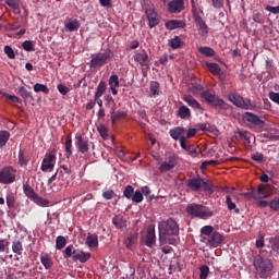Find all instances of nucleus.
<instances>
[{
	"instance_id": "dca6fc26",
	"label": "nucleus",
	"mask_w": 279,
	"mask_h": 279,
	"mask_svg": "<svg viewBox=\"0 0 279 279\" xmlns=\"http://www.w3.org/2000/svg\"><path fill=\"white\" fill-rule=\"evenodd\" d=\"M223 243V235L221 233L215 231L208 238L207 245L209 247H219V245Z\"/></svg>"
},
{
	"instance_id": "5701e85b",
	"label": "nucleus",
	"mask_w": 279,
	"mask_h": 279,
	"mask_svg": "<svg viewBox=\"0 0 279 279\" xmlns=\"http://www.w3.org/2000/svg\"><path fill=\"white\" fill-rule=\"evenodd\" d=\"M229 101H231V104H234V106H238V108H242V106L245 105V100L239 94L229 95Z\"/></svg>"
},
{
	"instance_id": "1a4fd4ad",
	"label": "nucleus",
	"mask_w": 279,
	"mask_h": 279,
	"mask_svg": "<svg viewBox=\"0 0 279 279\" xmlns=\"http://www.w3.org/2000/svg\"><path fill=\"white\" fill-rule=\"evenodd\" d=\"M14 180H16V174L12 168L7 167L0 171V184H12Z\"/></svg>"
},
{
	"instance_id": "6e6d98bb",
	"label": "nucleus",
	"mask_w": 279,
	"mask_h": 279,
	"mask_svg": "<svg viewBox=\"0 0 279 279\" xmlns=\"http://www.w3.org/2000/svg\"><path fill=\"white\" fill-rule=\"evenodd\" d=\"M190 90L193 95H199V93L204 90V86H202L201 84L192 85L190 87Z\"/></svg>"
},
{
	"instance_id": "13d9d810",
	"label": "nucleus",
	"mask_w": 279,
	"mask_h": 279,
	"mask_svg": "<svg viewBox=\"0 0 279 279\" xmlns=\"http://www.w3.org/2000/svg\"><path fill=\"white\" fill-rule=\"evenodd\" d=\"M255 245H256L257 250L265 247V235L263 233H260L258 235V239L256 240Z\"/></svg>"
},
{
	"instance_id": "412c9836",
	"label": "nucleus",
	"mask_w": 279,
	"mask_h": 279,
	"mask_svg": "<svg viewBox=\"0 0 279 279\" xmlns=\"http://www.w3.org/2000/svg\"><path fill=\"white\" fill-rule=\"evenodd\" d=\"M109 86L111 88L112 95H118L119 92L117 88H119V75L113 74L109 77Z\"/></svg>"
},
{
	"instance_id": "5fc2aeb1",
	"label": "nucleus",
	"mask_w": 279,
	"mask_h": 279,
	"mask_svg": "<svg viewBox=\"0 0 279 279\" xmlns=\"http://www.w3.org/2000/svg\"><path fill=\"white\" fill-rule=\"evenodd\" d=\"M4 53L8 56L10 60H14L16 58V53H14V49L10 46H4Z\"/></svg>"
},
{
	"instance_id": "680f3d73",
	"label": "nucleus",
	"mask_w": 279,
	"mask_h": 279,
	"mask_svg": "<svg viewBox=\"0 0 279 279\" xmlns=\"http://www.w3.org/2000/svg\"><path fill=\"white\" fill-rule=\"evenodd\" d=\"M57 89L59 90V93H60L61 95H69V93H71V88L66 87V86L63 85V84L57 85Z\"/></svg>"
},
{
	"instance_id": "f257e3e1",
	"label": "nucleus",
	"mask_w": 279,
	"mask_h": 279,
	"mask_svg": "<svg viewBox=\"0 0 279 279\" xmlns=\"http://www.w3.org/2000/svg\"><path fill=\"white\" fill-rule=\"evenodd\" d=\"M159 244L167 245V236H178L180 234V226L173 218L159 222Z\"/></svg>"
},
{
	"instance_id": "39448f33",
	"label": "nucleus",
	"mask_w": 279,
	"mask_h": 279,
	"mask_svg": "<svg viewBox=\"0 0 279 279\" xmlns=\"http://www.w3.org/2000/svg\"><path fill=\"white\" fill-rule=\"evenodd\" d=\"M187 215L192 217H198L199 219H208L213 217V211L208 210L204 205L190 204L186 207Z\"/></svg>"
},
{
	"instance_id": "72a5a7b5",
	"label": "nucleus",
	"mask_w": 279,
	"mask_h": 279,
	"mask_svg": "<svg viewBox=\"0 0 279 279\" xmlns=\"http://www.w3.org/2000/svg\"><path fill=\"white\" fill-rule=\"evenodd\" d=\"M8 141H10V132L0 131V149L5 147Z\"/></svg>"
},
{
	"instance_id": "774afa93",
	"label": "nucleus",
	"mask_w": 279,
	"mask_h": 279,
	"mask_svg": "<svg viewBox=\"0 0 279 279\" xmlns=\"http://www.w3.org/2000/svg\"><path fill=\"white\" fill-rule=\"evenodd\" d=\"M102 197H104V199H112V197H114V191L108 190V191L104 192Z\"/></svg>"
},
{
	"instance_id": "c9c22d12",
	"label": "nucleus",
	"mask_w": 279,
	"mask_h": 279,
	"mask_svg": "<svg viewBox=\"0 0 279 279\" xmlns=\"http://www.w3.org/2000/svg\"><path fill=\"white\" fill-rule=\"evenodd\" d=\"M35 93H44V95H49V87L45 84L36 83L34 85Z\"/></svg>"
},
{
	"instance_id": "f704fd0d",
	"label": "nucleus",
	"mask_w": 279,
	"mask_h": 279,
	"mask_svg": "<svg viewBox=\"0 0 279 279\" xmlns=\"http://www.w3.org/2000/svg\"><path fill=\"white\" fill-rule=\"evenodd\" d=\"M65 29L68 32H76V29H80V22L77 20H72L65 24Z\"/></svg>"
},
{
	"instance_id": "e433bc0d",
	"label": "nucleus",
	"mask_w": 279,
	"mask_h": 279,
	"mask_svg": "<svg viewBox=\"0 0 279 279\" xmlns=\"http://www.w3.org/2000/svg\"><path fill=\"white\" fill-rule=\"evenodd\" d=\"M198 51L202 56H206V58H213V56H215V50L210 47H201L198 48Z\"/></svg>"
},
{
	"instance_id": "6e6552de",
	"label": "nucleus",
	"mask_w": 279,
	"mask_h": 279,
	"mask_svg": "<svg viewBox=\"0 0 279 279\" xmlns=\"http://www.w3.org/2000/svg\"><path fill=\"white\" fill-rule=\"evenodd\" d=\"M75 145L81 154H88L90 150V144H88V138L84 137L82 133L75 134Z\"/></svg>"
},
{
	"instance_id": "473e14b6",
	"label": "nucleus",
	"mask_w": 279,
	"mask_h": 279,
	"mask_svg": "<svg viewBox=\"0 0 279 279\" xmlns=\"http://www.w3.org/2000/svg\"><path fill=\"white\" fill-rule=\"evenodd\" d=\"M205 66H207L213 75H219V73H221V68L217 63L206 62Z\"/></svg>"
},
{
	"instance_id": "f8f14e48",
	"label": "nucleus",
	"mask_w": 279,
	"mask_h": 279,
	"mask_svg": "<svg viewBox=\"0 0 279 279\" xmlns=\"http://www.w3.org/2000/svg\"><path fill=\"white\" fill-rule=\"evenodd\" d=\"M245 120L251 125V128H257L258 130L265 128V120L260 119L258 116L252 112H245Z\"/></svg>"
},
{
	"instance_id": "09e8293b",
	"label": "nucleus",
	"mask_w": 279,
	"mask_h": 279,
	"mask_svg": "<svg viewBox=\"0 0 279 279\" xmlns=\"http://www.w3.org/2000/svg\"><path fill=\"white\" fill-rule=\"evenodd\" d=\"M199 278L201 279H206L208 278V274L210 272V268L207 266V265H203L201 268H199Z\"/></svg>"
},
{
	"instance_id": "3c124183",
	"label": "nucleus",
	"mask_w": 279,
	"mask_h": 279,
	"mask_svg": "<svg viewBox=\"0 0 279 279\" xmlns=\"http://www.w3.org/2000/svg\"><path fill=\"white\" fill-rule=\"evenodd\" d=\"M131 199L135 204H141V202H143V193L141 191H135Z\"/></svg>"
},
{
	"instance_id": "603ef678",
	"label": "nucleus",
	"mask_w": 279,
	"mask_h": 279,
	"mask_svg": "<svg viewBox=\"0 0 279 279\" xmlns=\"http://www.w3.org/2000/svg\"><path fill=\"white\" fill-rule=\"evenodd\" d=\"M27 158L25 157V153L23 150H20L19 153V165H21V167H27Z\"/></svg>"
},
{
	"instance_id": "ea45409f",
	"label": "nucleus",
	"mask_w": 279,
	"mask_h": 279,
	"mask_svg": "<svg viewBox=\"0 0 279 279\" xmlns=\"http://www.w3.org/2000/svg\"><path fill=\"white\" fill-rule=\"evenodd\" d=\"M65 246H66V238L62 235L57 236V240H56L57 250H64Z\"/></svg>"
},
{
	"instance_id": "4be33fe9",
	"label": "nucleus",
	"mask_w": 279,
	"mask_h": 279,
	"mask_svg": "<svg viewBox=\"0 0 279 279\" xmlns=\"http://www.w3.org/2000/svg\"><path fill=\"white\" fill-rule=\"evenodd\" d=\"M183 101H186L191 108H194V110H202V105H199V101H197L193 96L185 95L183 97Z\"/></svg>"
},
{
	"instance_id": "79ce46f5",
	"label": "nucleus",
	"mask_w": 279,
	"mask_h": 279,
	"mask_svg": "<svg viewBox=\"0 0 279 279\" xmlns=\"http://www.w3.org/2000/svg\"><path fill=\"white\" fill-rule=\"evenodd\" d=\"M19 95H21L23 99H34V97L32 96V93L28 92L27 88H25V86H21L19 88Z\"/></svg>"
},
{
	"instance_id": "4d7b16f0",
	"label": "nucleus",
	"mask_w": 279,
	"mask_h": 279,
	"mask_svg": "<svg viewBox=\"0 0 279 279\" xmlns=\"http://www.w3.org/2000/svg\"><path fill=\"white\" fill-rule=\"evenodd\" d=\"M33 202H35V204H38V206H49V201L38 195L35 197V199H33Z\"/></svg>"
},
{
	"instance_id": "de8ad7c7",
	"label": "nucleus",
	"mask_w": 279,
	"mask_h": 279,
	"mask_svg": "<svg viewBox=\"0 0 279 279\" xmlns=\"http://www.w3.org/2000/svg\"><path fill=\"white\" fill-rule=\"evenodd\" d=\"M269 243L274 252H279V236L270 238Z\"/></svg>"
},
{
	"instance_id": "0e129e2a",
	"label": "nucleus",
	"mask_w": 279,
	"mask_h": 279,
	"mask_svg": "<svg viewBox=\"0 0 279 279\" xmlns=\"http://www.w3.org/2000/svg\"><path fill=\"white\" fill-rule=\"evenodd\" d=\"M5 3L11 8V10H19V0H7Z\"/></svg>"
},
{
	"instance_id": "4c0bfd02",
	"label": "nucleus",
	"mask_w": 279,
	"mask_h": 279,
	"mask_svg": "<svg viewBox=\"0 0 279 279\" xmlns=\"http://www.w3.org/2000/svg\"><path fill=\"white\" fill-rule=\"evenodd\" d=\"M106 88H107L106 82L101 81L97 87L96 93H95V98L99 99V97H101L104 95V93H106Z\"/></svg>"
},
{
	"instance_id": "ddd939ff",
	"label": "nucleus",
	"mask_w": 279,
	"mask_h": 279,
	"mask_svg": "<svg viewBox=\"0 0 279 279\" xmlns=\"http://www.w3.org/2000/svg\"><path fill=\"white\" fill-rule=\"evenodd\" d=\"M271 193H274V191L269 185H262L259 189L252 191V197L255 199H265V197H269Z\"/></svg>"
},
{
	"instance_id": "9b49d317",
	"label": "nucleus",
	"mask_w": 279,
	"mask_h": 279,
	"mask_svg": "<svg viewBox=\"0 0 279 279\" xmlns=\"http://www.w3.org/2000/svg\"><path fill=\"white\" fill-rule=\"evenodd\" d=\"M56 167V153L49 151L46 154L41 163V171H53Z\"/></svg>"
},
{
	"instance_id": "0eeeda50",
	"label": "nucleus",
	"mask_w": 279,
	"mask_h": 279,
	"mask_svg": "<svg viewBox=\"0 0 279 279\" xmlns=\"http://www.w3.org/2000/svg\"><path fill=\"white\" fill-rule=\"evenodd\" d=\"M187 189L190 191L198 192L204 189V191H211L210 183L202 178H193L187 180Z\"/></svg>"
},
{
	"instance_id": "9d476101",
	"label": "nucleus",
	"mask_w": 279,
	"mask_h": 279,
	"mask_svg": "<svg viewBox=\"0 0 279 279\" xmlns=\"http://www.w3.org/2000/svg\"><path fill=\"white\" fill-rule=\"evenodd\" d=\"M110 60V52L98 53L89 62L90 69H97V66H104Z\"/></svg>"
},
{
	"instance_id": "7ed1b4c3",
	"label": "nucleus",
	"mask_w": 279,
	"mask_h": 279,
	"mask_svg": "<svg viewBox=\"0 0 279 279\" xmlns=\"http://www.w3.org/2000/svg\"><path fill=\"white\" fill-rule=\"evenodd\" d=\"M143 10L146 14V19L148 21V26L151 28L156 27L160 23V19H158V13H156V8L151 1H146L143 5Z\"/></svg>"
},
{
	"instance_id": "e2e57ef3",
	"label": "nucleus",
	"mask_w": 279,
	"mask_h": 279,
	"mask_svg": "<svg viewBox=\"0 0 279 279\" xmlns=\"http://www.w3.org/2000/svg\"><path fill=\"white\" fill-rule=\"evenodd\" d=\"M24 51H34V45L32 44V40H26L22 44Z\"/></svg>"
},
{
	"instance_id": "423d86ee",
	"label": "nucleus",
	"mask_w": 279,
	"mask_h": 279,
	"mask_svg": "<svg viewBox=\"0 0 279 279\" xmlns=\"http://www.w3.org/2000/svg\"><path fill=\"white\" fill-rule=\"evenodd\" d=\"M191 3H192L194 23L197 25L201 32V36L206 37L208 36V32L210 28H208V25L206 24L204 19H202V15H199V13L197 12V9H195V1L192 0Z\"/></svg>"
},
{
	"instance_id": "2eb2a0df",
	"label": "nucleus",
	"mask_w": 279,
	"mask_h": 279,
	"mask_svg": "<svg viewBox=\"0 0 279 279\" xmlns=\"http://www.w3.org/2000/svg\"><path fill=\"white\" fill-rule=\"evenodd\" d=\"M133 59L135 60V62H137V64L142 66L149 65V54H147V51L145 50L135 52Z\"/></svg>"
},
{
	"instance_id": "c85d7f7f",
	"label": "nucleus",
	"mask_w": 279,
	"mask_h": 279,
	"mask_svg": "<svg viewBox=\"0 0 279 279\" xmlns=\"http://www.w3.org/2000/svg\"><path fill=\"white\" fill-rule=\"evenodd\" d=\"M175 167V161L173 159H170L169 162H163L159 167V171L161 173H167V171H171Z\"/></svg>"
},
{
	"instance_id": "6ab92c4d",
	"label": "nucleus",
	"mask_w": 279,
	"mask_h": 279,
	"mask_svg": "<svg viewBox=\"0 0 279 279\" xmlns=\"http://www.w3.org/2000/svg\"><path fill=\"white\" fill-rule=\"evenodd\" d=\"M147 247H154L156 245V230L148 229L146 233V241Z\"/></svg>"
},
{
	"instance_id": "7c9ffc66",
	"label": "nucleus",
	"mask_w": 279,
	"mask_h": 279,
	"mask_svg": "<svg viewBox=\"0 0 279 279\" xmlns=\"http://www.w3.org/2000/svg\"><path fill=\"white\" fill-rule=\"evenodd\" d=\"M149 92L153 97L160 95V83L153 81L149 85Z\"/></svg>"
},
{
	"instance_id": "49530a36",
	"label": "nucleus",
	"mask_w": 279,
	"mask_h": 279,
	"mask_svg": "<svg viewBox=\"0 0 279 279\" xmlns=\"http://www.w3.org/2000/svg\"><path fill=\"white\" fill-rule=\"evenodd\" d=\"M97 131L100 134L101 138L105 141L108 140V128H106L104 124H99L97 126Z\"/></svg>"
},
{
	"instance_id": "a19ab883",
	"label": "nucleus",
	"mask_w": 279,
	"mask_h": 279,
	"mask_svg": "<svg viewBox=\"0 0 279 279\" xmlns=\"http://www.w3.org/2000/svg\"><path fill=\"white\" fill-rule=\"evenodd\" d=\"M112 223L116 226V228H125V220H123V216H116L112 219Z\"/></svg>"
},
{
	"instance_id": "aec40b11",
	"label": "nucleus",
	"mask_w": 279,
	"mask_h": 279,
	"mask_svg": "<svg viewBox=\"0 0 279 279\" xmlns=\"http://www.w3.org/2000/svg\"><path fill=\"white\" fill-rule=\"evenodd\" d=\"M184 128H174L170 130V136L171 138H173V141H181L182 138H184Z\"/></svg>"
},
{
	"instance_id": "69168bd1",
	"label": "nucleus",
	"mask_w": 279,
	"mask_h": 279,
	"mask_svg": "<svg viewBox=\"0 0 279 279\" xmlns=\"http://www.w3.org/2000/svg\"><path fill=\"white\" fill-rule=\"evenodd\" d=\"M253 21H254L255 23H260V24H263V23H265V17H264L263 14H260V13H255V14L253 15Z\"/></svg>"
},
{
	"instance_id": "864d4df0",
	"label": "nucleus",
	"mask_w": 279,
	"mask_h": 279,
	"mask_svg": "<svg viewBox=\"0 0 279 279\" xmlns=\"http://www.w3.org/2000/svg\"><path fill=\"white\" fill-rule=\"evenodd\" d=\"M10 250V241L0 239V252H8Z\"/></svg>"
},
{
	"instance_id": "a211bd4d",
	"label": "nucleus",
	"mask_w": 279,
	"mask_h": 279,
	"mask_svg": "<svg viewBox=\"0 0 279 279\" xmlns=\"http://www.w3.org/2000/svg\"><path fill=\"white\" fill-rule=\"evenodd\" d=\"M40 263L45 269H51V267H53V258H51L48 253L44 252L40 254Z\"/></svg>"
},
{
	"instance_id": "20e7f679",
	"label": "nucleus",
	"mask_w": 279,
	"mask_h": 279,
	"mask_svg": "<svg viewBox=\"0 0 279 279\" xmlns=\"http://www.w3.org/2000/svg\"><path fill=\"white\" fill-rule=\"evenodd\" d=\"M202 99H204L209 106H214V108H218L219 110H228L229 106L221 98H217V96L209 90L202 92Z\"/></svg>"
},
{
	"instance_id": "338daca9",
	"label": "nucleus",
	"mask_w": 279,
	"mask_h": 279,
	"mask_svg": "<svg viewBox=\"0 0 279 279\" xmlns=\"http://www.w3.org/2000/svg\"><path fill=\"white\" fill-rule=\"evenodd\" d=\"M268 97L271 99V101H275V104L279 105V93L270 92Z\"/></svg>"
},
{
	"instance_id": "f3484780",
	"label": "nucleus",
	"mask_w": 279,
	"mask_h": 279,
	"mask_svg": "<svg viewBox=\"0 0 279 279\" xmlns=\"http://www.w3.org/2000/svg\"><path fill=\"white\" fill-rule=\"evenodd\" d=\"M166 28L173 31V29H184L186 27V22L183 20H169L166 22Z\"/></svg>"
},
{
	"instance_id": "58836bf2",
	"label": "nucleus",
	"mask_w": 279,
	"mask_h": 279,
	"mask_svg": "<svg viewBox=\"0 0 279 279\" xmlns=\"http://www.w3.org/2000/svg\"><path fill=\"white\" fill-rule=\"evenodd\" d=\"M184 45V43L182 41V39L179 36H175L174 38H172L170 40V47L172 49H180V47H182Z\"/></svg>"
},
{
	"instance_id": "bf43d9fd",
	"label": "nucleus",
	"mask_w": 279,
	"mask_h": 279,
	"mask_svg": "<svg viewBox=\"0 0 279 279\" xmlns=\"http://www.w3.org/2000/svg\"><path fill=\"white\" fill-rule=\"evenodd\" d=\"M269 208H270V210H274V213L279 211V196H278V199L270 201Z\"/></svg>"
},
{
	"instance_id": "8fccbe9b",
	"label": "nucleus",
	"mask_w": 279,
	"mask_h": 279,
	"mask_svg": "<svg viewBox=\"0 0 279 279\" xmlns=\"http://www.w3.org/2000/svg\"><path fill=\"white\" fill-rule=\"evenodd\" d=\"M75 251L73 248V245H69L64 251H63V256L64 258H71V256H75Z\"/></svg>"
},
{
	"instance_id": "a18cd8bd",
	"label": "nucleus",
	"mask_w": 279,
	"mask_h": 279,
	"mask_svg": "<svg viewBox=\"0 0 279 279\" xmlns=\"http://www.w3.org/2000/svg\"><path fill=\"white\" fill-rule=\"evenodd\" d=\"M226 204L229 210H234V213L239 214V208H236V204H234L232 202V198L228 195L226 196Z\"/></svg>"
},
{
	"instance_id": "37998d69",
	"label": "nucleus",
	"mask_w": 279,
	"mask_h": 279,
	"mask_svg": "<svg viewBox=\"0 0 279 279\" xmlns=\"http://www.w3.org/2000/svg\"><path fill=\"white\" fill-rule=\"evenodd\" d=\"M3 97H5V99H9V101H11V104H23V100H21V98H19V96H14V95H10L8 93H2Z\"/></svg>"
},
{
	"instance_id": "bb28decb",
	"label": "nucleus",
	"mask_w": 279,
	"mask_h": 279,
	"mask_svg": "<svg viewBox=\"0 0 279 279\" xmlns=\"http://www.w3.org/2000/svg\"><path fill=\"white\" fill-rule=\"evenodd\" d=\"M177 117L180 119H190L191 117V109L186 106H181L177 112Z\"/></svg>"
},
{
	"instance_id": "c756f323",
	"label": "nucleus",
	"mask_w": 279,
	"mask_h": 279,
	"mask_svg": "<svg viewBox=\"0 0 279 279\" xmlns=\"http://www.w3.org/2000/svg\"><path fill=\"white\" fill-rule=\"evenodd\" d=\"M86 245L88 247H97V245H99L97 234H88L86 239Z\"/></svg>"
},
{
	"instance_id": "c03bdc74",
	"label": "nucleus",
	"mask_w": 279,
	"mask_h": 279,
	"mask_svg": "<svg viewBox=\"0 0 279 279\" xmlns=\"http://www.w3.org/2000/svg\"><path fill=\"white\" fill-rule=\"evenodd\" d=\"M134 186L132 185H126L124 191H123V195L124 197H126V199H132V197L134 196Z\"/></svg>"
},
{
	"instance_id": "4468645a",
	"label": "nucleus",
	"mask_w": 279,
	"mask_h": 279,
	"mask_svg": "<svg viewBox=\"0 0 279 279\" xmlns=\"http://www.w3.org/2000/svg\"><path fill=\"white\" fill-rule=\"evenodd\" d=\"M184 10V0H172L168 3V12L170 14H180Z\"/></svg>"
},
{
	"instance_id": "f03ea898",
	"label": "nucleus",
	"mask_w": 279,
	"mask_h": 279,
	"mask_svg": "<svg viewBox=\"0 0 279 279\" xmlns=\"http://www.w3.org/2000/svg\"><path fill=\"white\" fill-rule=\"evenodd\" d=\"M253 266L259 278L267 279L271 278V272L274 271V263L267 258H263L260 255H256L253 258Z\"/></svg>"
},
{
	"instance_id": "393cba45",
	"label": "nucleus",
	"mask_w": 279,
	"mask_h": 279,
	"mask_svg": "<svg viewBox=\"0 0 279 279\" xmlns=\"http://www.w3.org/2000/svg\"><path fill=\"white\" fill-rule=\"evenodd\" d=\"M73 138L71 137V134H68L65 137V156L66 158H71L73 156Z\"/></svg>"
},
{
	"instance_id": "052dcab7",
	"label": "nucleus",
	"mask_w": 279,
	"mask_h": 279,
	"mask_svg": "<svg viewBox=\"0 0 279 279\" xmlns=\"http://www.w3.org/2000/svg\"><path fill=\"white\" fill-rule=\"evenodd\" d=\"M214 230H215V228H213V226H205L201 229V232H202V234H205L206 236H210V234L214 233L213 232Z\"/></svg>"
},
{
	"instance_id": "2f4dec72",
	"label": "nucleus",
	"mask_w": 279,
	"mask_h": 279,
	"mask_svg": "<svg viewBox=\"0 0 279 279\" xmlns=\"http://www.w3.org/2000/svg\"><path fill=\"white\" fill-rule=\"evenodd\" d=\"M12 252L21 256L23 254V243L19 240L13 241L12 243Z\"/></svg>"
},
{
	"instance_id": "a878e982",
	"label": "nucleus",
	"mask_w": 279,
	"mask_h": 279,
	"mask_svg": "<svg viewBox=\"0 0 279 279\" xmlns=\"http://www.w3.org/2000/svg\"><path fill=\"white\" fill-rule=\"evenodd\" d=\"M89 258H90V253H84V252L74 253V255L72 256V259L74 262L78 260L80 263H87Z\"/></svg>"
},
{
	"instance_id": "cd10ccee",
	"label": "nucleus",
	"mask_w": 279,
	"mask_h": 279,
	"mask_svg": "<svg viewBox=\"0 0 279 279\" xmlns=\"http://www.w3.org/2000/svg\"><path fill=\"white\" fill-rule=\"evenodd\" d=\"M23 191H24L26 197H28V199L35 201V199H36V196L38 195V194H36V192L34 191V187L29 186V184H24V185H23Z\"/></svg>"
},
{
	"instance_id": "b1692460",
	"label": "nucleus",
	"mask_w": 279,
	"mask_h": 279,
	"mask_svg": "<svg viewBox=\"0 0 279 279\" xmlns=\"http://www.w3.org/2000/svg\"><path fill=\"white\" fill-rule=\"evenodd\" d=\"M125 117H128V112H125V111H117V110L110 111V119H111L113 125L120 119H125Z\"/></svg>"
}]
</instances>
